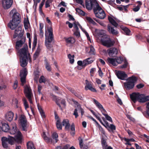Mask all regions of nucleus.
Segmentation results:
<instances>
[{
  "mask_svg": "<svg viewBox=\"0 0 149 149\" xmlns=\"http://www.w3.org/2000/svg\"><path fill=\"white\" fill-rule=\"evenodd\" d=\"M24 40H20L17 41L16 48L20 56V62L22 67H25L27 64V61L30 60L31 58L28 52V47L27 44L25 43Z\"/></svg>",
  "mask_w": 149,
  "mask_h": 149,
  "instance_id": "nucleus-1",
  "label": "nucleus"
},
{
  "mask_svg": "<svg viewBox=\"0 0 149 149\" xmlns=\"http://www.w3.org/2000/svg\"><path fill=\"white\" fill-rule=\"evenodd\" d=\"M105 32L103 30L100 31L97 36V42H101L103 45L107 47H111L113 45L114 42L107 36Z\"/></svg>",
  "mask_w": 149,
  "mask_h": 149,
  "instance_id": "nucleus-2",
  "label": "nucleus"
},
{
  "mask_svg": "<svg viewBox=\"0 0 149 149\" xmlns=\"http://www.w3.org/2000/svg\"><path fill=\"white\" fill-rule=\"evenodd\" d=\"M10 14H13L12 19L8 24V26L12 30L15 29L19 26V24L21 21V17L19 13L16 12L15 9H13L10 12Z\"/></svg>",
  "mask_w": 149,
  "mask_h": 149,
  "instance_id": "nucleus-3",
  "label": "nucleus"
},
{
  "mask_svg": "<svg viewBox=\"0 0 149 149\" xmlns=\"http://www.w3.org/2000/svg\"><path fill=\"white\" fill-rule=\"evenodd\" d=\"M48 33L47 31L45 32V44L46 46L48 49H50L51 47V43L54 39L53 30L51 27L48 29Z\"/></svg>",
  "mask_w": 149,
  "mask_h": 149,
  "instance_id": "nucleus-4",
  "label": "nucleus"
},
{
  "mask_svg": "<svg viewBox=\"0 0 149 149\" xmlns=\"http://www.w3.org/2000/svg\"><path fill=\"white\" fill-rule=\"evenodd\" d=\"M94 12L96 17L100 19H104L106 17V14L102 8L99 4L93 9Z\"/></svg>",
  "mask_w": 149,
  "mask_h": 149,
  "instance_id": "nucleus-5",
  "label": "nucleus"
},
{
  "mask_svg": "<svg viewBox=\"0 0 149 149\" xmlns=\"http://www.w3.org/2000/svg\"><path fill=\"white\" fill-rule=\"evenodd\" d=\"M14 137L10 136L8 138L6 137H3L1 139L2 145L4 148H8V143L12 145L14 144Z\"/></svg>",
  "mask_w": 149,
  "mask_h": 149,
  "instance_id": "nucleus-6",
  "label": "nucleus"
},
{
  "mask_svg": "<svg viewBox=\"0 0 149 149\" xmlns=\"http://www.w3.org/2000/svg\"><path fill=\"white\" fill-rule=\"evenodd\" d=\"M137 80L136 77L132 76L129 78L127 79V82L124 83L125 87L128 90L132 89L134 86V83Z\"/></svg>",
  "mask_w": 149,
  "mask_h": 149,
  "instance_id": "nucleus-7",
  "label": "nucleus"
},
{
  "mask_svg": "<svg viewBox=\"0 0 149 149\" xmlns=\"http://www.w3.org/2000/svg\"><path fill=\"white\" fill-rule=\"evenodd\" d=\"M20 124L22 130L26 131L28 126V123L27 122L26 116L23 115H21L19 117Z\"/></svg>",
  "mask_w": 149,
  "mask_h": 149,
  "instance_id": "nucleus-8",
  "label": "nucleus"
},
{
  "mask_svg": "<svg viewBox=\"0 0 149 149\" xmlns=\"http://www.w3.org/2000/svg\"><path fill=\"white\" fill-rule=\"evenodd\" d=\"M98 5V3L95 0H85V6L87 9L91 10L93 7H95Z\"/></svg>",
  "mask_w": 149,
  "mask_h": 149,
  "instance_id": "nucleus-9",
  "label": "nucleus"
},
{
  "mask_svg": "<svg viewBox=\"0 0 149 149\" xmlns=\"http://www.w3.org/2000/svg\"><path fill=\"white\" fill-rule=\"evenodd\" d=\"M78 26L79 27V28L81 29L82 31L85 33L86 36L88 40L90 42H91V39L90 38V36L88 34V33L81 26L80 24L78 22H75L73 23V27L74 31H78L79 30Z\"/></svg>",
  "mask_w": 149,
  "mask_h": 149,
  "instance_id": "nucleus-10",
  "label": "nucleus"
},
{
  "mask_svg": "<svg viewBox=\"0 0 149 149\" xmlns=\"http://www.w3.org/2000/svg\"><path fill=\"white\" fill-rule=\"evenodd\" d=\"M143 96L142 94H140L138 93H133L130 95L131 99L134 102H135L136 100L141 102V96Z\"/></svg>",
  "mask_w": 149,
  "mask_h": 149,
  "instance_id": "nucleus-11",
  "label": "nucleus"
},
{
  "mask_svg": "<svg viewBox=\"0 0 149 149\" xmlns=\"http://www.w3.org/2000/svg\"><path fill=\"white\" fill-rule=\"evenodd\" d=\"M27 73V71L26 68H23L20 71V76L22 85H23L24 84L25 82L26 78Z\"/></svg>",
  "mask_w": 149,
  "mask_h": 149,
  "instance_id": "nucleus-12",
  "label": "nucleus"
},
{
  "mask_svg": "<svg viewBox=\"0 0 149 149\" xmlns=\"http://www.w3.org/2000/svg\"><path fill=\"white\" fill-rule=\"evenodd\" d=\"M24 91L30 102H31V97L32 95L31 89L29 86L26 85L24 87Z\"/></svg>",
  "mask_w": 149,
  "mask_h": 149,
  "instance_id": "nucleus-13",
  "label": "nucleus"
},
{
  "mask_svg": "<svg viewBox=\"0 0 149 149\" xmlns=\"http://www.w3.org/2000/svg\"><path fill=\"white\" fill-rule=\"evenodd\" d=\"M104 123V125H103L107 128L108 131L109 132H111L114 133V131L116 130V126L113 124H111L109 125V123L107 121H105Z\"/></svg>",
  "mask_w": 149,
  "mask_h": 149,
  "instance_id": "nucleus-14",
  "label": "nucleus"
},
{
  "mask_svg": "<svg viewBox=\"0 0 149 149\" xmlns=\"http://www.w3.org/2000/svg\"><path fill=\"white\" fill-rule=\"evenodd\" d=\"M15 29V34L13 36L14 38H15L17 37L21 38L23 36L24 33L21 26H19Z\"/></svg>",
  "mask_w": 149,
  "mask_h": 149,
  "instance_id": "nucleus-15",
  "label": "nucleus"
},
{
  "mask_svg": "<svg viewBox=\"0 0 149 149\" xmlns=\"http://www.w3.org/2000/svg\"><path fill=\"white\" fill-rule=\"evenodd\" d=\"M13 2V0H2V6L5 9H8L11 7Z\"/></svg>",
  "mask_w": 149,
  "mask_h": 149,
  "instance_id": "nucleus-16",
  "label": "nucleus"
},
{
  "mask_svg": "<svg viewBox=\"0 0 149 149\" xmlns=\"http://www.w3.org/2000/svg\"><path fill=\"white\" fill-rule=\"evenodd\" d=\"M22 134L21 132L18 131L15 137L14 138V141H15L18 143H21L22 141Z\"/></svg>",
  "mask_w": 149,
  "mask_h": 149,
  "instance_id": "nucleus-17",
  "label": "nucleus"
},
{
  "mask_svg": "<svg viewBox=\"0 0 149 149\" xmlns=\"http://www.w3.org/2000/svg\"><path fill=\"white\" fill-rule=\"evenodd\" d=\"M85 84L86 86H85V88L86 90L89 89L93 92L96 91V90L92 87L91 82H89L87 80H86Z\"/></svg>",
  "mask_w": 149,
  "mask_h": 149,
  "instance_id": "nucleus-18",
  "label": "nucleus"
},
{
  "mask_svg": "<svg viewBox=\"0 0 149 149\" xmlns=\"http://www.w3.org/2000/svg\"><path fill=\"white\" fill-rule=\"evenodd\" d=\"M107 52L109 55L110 56H115L118 53V50L116 48L112 47L108 50Z\"/></svg>",
  "mask_w": 149,
  "mask_h": 149,
  "instance_id": "nucleus-19",
  "label": "nucleus"
},
{
  "mask_svg": "<svg viewBox=\"0 0 149 149\" xmlns=\"http://www.w3.org/2000/svg\"><path fill=\"white\" fill-rule=\"evenodd\" d=\"M117 77L122 80H124L125 78L127 77V75L125 72L119 71L116 73Z\"/></svg>",
  "mask_w": 149,
  "mask_h": 149,
  "instance_id": "nucleus-20",
  "label": "nucleus"
},
{
  "mask_svg": "<svg viewBox=\"0 0 149 149\" xmlns=\"http://www.w3.org/2000/svg\"><path fill=\"white\" fill-rule=\"evenodd\" d=\"M14 113L11 111H9L6 113L5 116L6 119L9 122L11 121L13 118Z\"/></svg>",
  "mask_w": 149,
  "mask_h": 149,
  "instance_id": "nucleus-21",
  "label": "nucleus"
},
{
  "mask_svg": "<svg viewBox=\"0 0 149 149\" xmlns=\"http://www.w3.org/2000/svg\"><path fill=\"white\" fill-rule=\"evenodd\" d=\"M64 39L67 45H70L74 43L75 41L74 38L72 37L65 38Z\"/></svg>",
  "mask_w": 149,
  "mask_h": 149,
  "instance_id": "nucleus-22",
  "label": "nucleus"
},
{
  "mask_svg": "<svg viewBox=\"0 0 149 149\" xmlns=\"http://www.w3.org/2000/svg\"><path fill=\"white\" fill-rule=\"evenodd\" d=\"M107 28L109 32L113 35H116L118 34V32L117 30L115 29L114 28L111 26L110 25H108L107 26Z\"/></svg>",
  "mask_w": 149,
  "mask_h": 149,
  "instance_id": "nucleus-23",
  "label": "nucleus"
},
{
  "mask_svg": "<svg viewBox=\"0 0 149 149\" xmlns=\"http://www.w3.org/2000/svg\"><path fill=\"white\" fill-rule=\"evenodd\" d=\"M62 125L65 126V130H69L70 126V124L69 123V120L68 119H64L62 122Z\"/></svg>",
  "mask_w": 149,
  "mask_h": 149,
  "instance_id": "nucleus-24",
  "label": "nucleus"
},
{
  "mask_svg": "<svg viewBox=\"0 0 149 149\" xmlns=\"http://www.w3.org/2000/svg\"><path fill=\"white\" fill-rule=\"evenodd\" d=\"M17 127L15 125H12V127L10 128L9 132L11 134H14L17 132L18 131L17 130Z\"/></svg>",
  "mask_w": 149,
  "mask_h": 149,
  "instance_id": "nucleus-25",
  "label": "nucleus"
},
{
  "mask_svg": "<svg viewBox=\"0 0 149 149\" xmlns=\"http://www.w3.org/2000/svg\"><path fill=\"white\" fill-rule=\"evenodd\" d=\"M10 127L8 124L6 123H3L2 124L1 127V130L3 132H7L9 130Z\"/></svg>",
  "mask_w": 149,
  "mask_h": 149,
  "instance_id": "nucleus-26",
  "label": "nucleus"
},
{
  "mask_svg": "<svg viewBox=\"0 0 149 149\" xmlns=\"http://www.w3.org/2000/svg\"><path fill=\"white\" fill-rule=\"evenodd\" d=\"M42 136L44 140L47 143H51L53 142L52 139L51 138L47 136L45 132L43 133Z\"/></svg>",
  "mask_w": 149,
  "mask_h": 149,
  "instance_id": "nucleus-27",
  "label": "nucleus"
},
{
  "mask_svg": "<svg viewBox=\"0 0 149 149\" xmlns=\"http://www.w3.org/2000/svg\"><path fill=\"white\" fill-rule=\"evenodd\" d=\"M146 110L144 111L143 113L146 118L149 117V103H146Z\"/></svg>",
  "mask_w": 149,
  "mask_h": 149,
  "instance_id": "nucleus-28",
  "label": "nucleus"
},
{
  "mask_svg": "<svg viewBox=\"0 0 149 149\" xmlns=\"http://www.w3.org/2000/svg\"><path fill=\"white\" fill-rule=\"evenodd\" d=\"M91 58H88L83 61V66L84 67L86 66V65L92 63L93 61L91 60Z\"/></svg>",
  "mask_w": 149,
  "mask_h": 149,
  "instance_id": "nucleus-29",
  "label": "nucleus"
},
{
  "mask_svg": "<svg viewBox=\"0 0 149 149\" xmlns=\"http://www.w3.org/2000/svg\"><path fill=\"white\" fill-rule=\"evenodd\" d=\"M108 62L114 66H116L117 64L116 62V58H108L107 59Z\"/></svg>",
  "mask_w": 149,
  "mask_h": 149,
  "instance_id": "nucleus-30",
  "label": "nucleus"
},
{
  "mask_svg": "<svg viewBox=\"0 0 149 149\" xmlns=\"http://www.w3.org/2000/svg\"><path fill=\"white\" fill-rule=\"evenodd\" d=\"M70 129L71 131V132L70 133V134L72 136H74L75 133V125L74 123H72V124L70 126Z\"/></svg>",
  "mask_w": 149,
  "mask_h": 149,
  "instance_id": "nucleus-31",
  "label": "nucleus"
},
{
  "mask_svg": "<svg viewBox=\"0 0 149 149\" xmlns=\"http://www.w3.org/2000/svg\"><path fill=\"white\" fill-rule=\"evenodd\" d=\"M41 49V47L40 45H38L37 50L33 55L34 60H35L38 56Z\"/></svg>",
  "mask_w": 149,
  "mask_h": 149,
  "instance_id": "nucleus-32",
  "label": "nucleus"
},
{
  "mask_svg": "<svg viewBox=\"0 0 149 149\" xmlns=\"http://www.w3.org/2000/svg\"><path fill=\"white\" fill-rule=\"evenodd\" d=\"M27 149H36L34 144L31 141H29L27 143Z\"/></svg>",
  "mask_w": 149,
  "mask_h": 149,
  "instance_id": "nucleus-33",
  "label": "nucleus"
},
{
  "mask_svg": "<svg viewBox=\"0 0 149 149\" xmlns=\"http://www.w3.org/2000/svg\"><path fill=\"white\" fill-rule=\"evenodd\" d=\"M108 19L109 22L114 26L117 27L118 24L111 17H108Z\"/></svg>",
  "mask_w": 149,
  "mask_h": 149,
  "instance_id": "nucleus-34",
  "label": "nucleus"
},
{
  "mask_svg": "<svg viewBox=\"0 0 149 149\" xmlns=\"http://www.w3.org/2000/svg\"><path fill=\"white\" fill-rule=\"evenodd\" d=\"M43 25L42 23H40V33L39 35L40 36L41 38H43V37L44 33L42 31V29L43 28Z\"/></svg>",
  "mask_w": 149,
  "mask_h": 149,
  "instance_id": "nucleus-35",
  "label": "nucleus"
},
{
  "mask_svg": "<svg viewBox=\"0 0 149 149\" xmlns=\"http://www.w3.org/2000/svg\"><path fill=\"white\" fill-rule=\"evenodd\" d=\"M56 126L57 129L59 130H62V125L61 123V120H56Z\"/></svg>",
  "mask_w": 149,
  "mask_h": 149,
  "instance_id": "nucleus-36",
  "label": "nucleus"
},
{
  "mask_svg": "<svg viewBox=\"0 0 149 149\" xmlns=\"http://www.w3.org/2000/svg\"><path fill=\"white\" fill-rule=\"evenodd\" d=\"M142 95L143 96H141V102H146L149 101V95L146 96L144 94H142Z\"/></svg>",
  "mask_w": 149,
  "mask_h": 149,
  "instance_id": "nucleus-37",
  "label": "nucleus"
},
{
  "mask_svg": "<svg viewBox=\"0 0 149 149\" xmlns=\"http://www.w3.org/2000/svg\"><path fill=\"white\" fill-rule=\"evenodd\" d=\"M70 145L69 144H66L63 147L61 146H58L56 147L55 149H69Z\"/></svg>",
  "mask_w": 149,
  "mask_h": 149,
  "instance_id": "nucleus-38",
  "label": "nucleus"
},
{
  "mask_svg": "<svg viewBox=\"0 0 149 149\" xmlns=\"http://www.w3.org/2000/svg\"><path fill=\"white\" fill-rule=\"evenodd\" d=\"M68 57L69 59L70 62L71 64H72L74 61V55H71L70 54H69L68 55Z\"/></svg>",
  "mask_w": 149,
  "mask_h": 149,
  "instance_id": "nucleus-39",
  "label": "nucleus"
},
{
  "mask_svg": "<svg viewBox=\"0 0 149 149\" xmlns=\"http://www.w3.org/2000/svg\"><path fill=\"white\" fill-rule=\"evenodd\" d=\"M45 68L47 70L49 71H51V68L50 65H49V63H48L47 60L46 59L45 60Z\"/></svg>",
  "mask_w": 149,
  "mask_h": 149,
  "instance_id": "nucleus-40",
  "label": "nucleus"
},
{
  "mask_svg": "<svg viewBox=\"0 0 149 149\" xmlns=\"http://www.w3.org/2000/svg\"><path fill=\"white\" fill-rule=\"evenodd\" d=\"M86 19L87 21L90 24H91L94 25L96 24V23L90 17H86Z\"/></svg>",
  "mask_w": 149,
  "mask_h": 149,
  "instance_id": "nucleus-41",
  "label": "nucleus"
},
{
  "mask_svg": "<svg viewBox=\"0 0 149 149\" xmlns=\"http://www.w3.org/2000/svg\"><path fill=\"white\" fill-rule=\"evenodd\" d=\"M76 12L79 14L82 15L84 16L85 15V13L82 10H81L79 8H77L76 9Z\"/></svg>",
  "mask_w": 149,
  "mask_h": 149,
  "instance_id": "nucleus-42",
  "label": "nucleus"
},
{
  "mask_svg": "<svg viewBox=\"0 0 149 149\" xmlns=\"http://www.w3.org/2000/svg\"><path fill=\"white\" fill-rule=\"evenodd\" d=\"M52 96L54 101L56 102H64L63 100H62L61 101V99L60 98L57 97L56 96L54 95H52Z\"/></svg>",
  "mask_w": 149,
  "mask_h": 149,
  "instance_id": "nucleus-43",
  "label": "nucleus"
},
{
  "mask_svg": "<svg viewBox=\"0 0 149 149\" xmlns=\"http://www.w3.org/2000/svg\"><path fill=\"white\" fill-rule=\"evenodd\" d=\"M56 104L61 110H62L63 108H65L66 106L65 103H56Z\"/></svg>",
  "mask_w": 149,
  "mask_h": 149,
  "instance_id": "nucleus-44",
  "label": "nucleus"
},
{
  "mask_svg": "<svg viewBox=\"0 0 149 149\" xmlns=\"http://www.w3.org/2000/svg\"><path fill=\"white\" fill-rule=\"evenodd\" d=\"M52 137L53 139L55 140V143L57 142L58 141L57 138L58 137V135L57 133L54 132L52 134Z\"/></svg>",
  "mask_w": 149,
  "mask_h": 149,
  "instance_id": "nucleus-45",
  "label": "nucleus"
},
{
  "mask_svg": "<svg viewBox=\"0 0 149 149\" xmlns=\"http://www.w3.org/2000/svg\"><path fill=\"white\" fill-rule=\"evenodd\" d=\"M101 144L102 149H103L104 147H105L108 146V145L107 144L106 140L103 138H102L101 140Z\"/></svg>",
  "mask_w": 149,
  "mask_h": 149,
  "instance_id": "nucleus-46",
  "label": "nucleus"
},
{
  "mask_svg": "<svg viewBox=\"0 0 149 149\" xmlns=\"http://www.w3.org/2000/svg\"><path fill=\"white\" fill-rule=\"evenodd\" d=\"M79 142V145L81 148H82L83 147L84 143H83V140L81 137H79L78 139Z\"/></svg>",
  "mask_w": 149,
  "mask_h": 149,
  "instance_id": "nucleus-47",
  "label": "nucleus"
},
{
  "mask_svg": "<svg viewBox=\"0 0 149 149\" xmlns=\"http://www.w3.org/2000/svg\"><path fill=\"white\" fill-rule=\"evenodd\" d=\"M123 58L121 57H119L116 58V62L117 64V65L118 64L121 63L123 61Z\"/></svg>",
  "mask_w": 149,
  "mask_h": 149,
  "instance_id": "nucleus-48",
  "label": "nucleus"
},
{
  "mask_svg": "<svg viewBox=\"0 0 149 149\" xmlns=\"http://www.w3.org/2000/svg\"><path fill=\"white\" fill-rule=\"evenodd\" d=\"M52 0H47L45 3V7L47 8L50 6V4L51 3Z\"/></svg>",
  "mask_w": 149,
  "mask_h": 149,
  "instance_id": "nucleus-49",
  "label": "nucleus"
},
{
  "mask_svg": "<svg viewBox=\"0 0 149 149\" xmlns=\"http://www.w3.org/2000/svg\"><path fill=\"white\" fill-rule=\"evenodd\" d=\"M98 128L99 130L101 132V133L104 135H105V131L100 125H98Z\"/></svg>",
  "mask_w": 149,
  "mask_h": 149,
  "instance_id": "nucleus-50",
  "label": "nucleus"
},
{
  "mask_svg": "<svg viewBox=\"0 0 149 149\" xmlns=\"http://www.w3.org/2000/svg\"><path fill=\"white\" fill-rule=\"evenodd\" d=\"M123 29L126 35H129L130 31L129 29H128L127 28L125 27L123 28Z\"/></svg>",
  "mask_w": 149,
  "mask_h": 149,
  "instance_id": "nucleus-51",
  "label": "nucleus"
},
{
  "mask_svg": "<svg viewBox=\"0 0 149 149\" xmlns=\"http://www.w3.org/2000/svg\"><path fill=\"white\" fill-rule=\"evenodd\" d=\"M105 116L106 119L108 120L109 121H110L111 123L113 121L112 120V119L111 117L109 116L107 114L106 115H105Z\"/></svg>",
  "mask_w": 149,
  "mask_h": 149,
  "instance_id": "nucleus-52",
  "label": "nucleus"
},
{
  "mask_svg": "<svg viewBox=\"0 0 149 149\" xmlns=\"http://www.w3.org/2000/svg\"><path fill=\"white\" fill-rule=\"evenodd\" d=\"M96 106L101 110L104 108L100 103H95Z\"/></svg>",
  "mask_w": 149,
  "mask_h": 149,
  "instance_id": "nucleus-53",
  "label": "nucleus"
},
{
  "mask_svg": "<svg viewBox=\"0 0 149 149\" xmlns=\"http://www.w3.org/2000/svg\"><path fill=\"white\" fill-rule=\"evenodd\" d=\"M128 65V63L126 61H125L124 62V64L121 66L120 67L121 68H125L127 67Z\"/></svg>",
  "mask_w": 149,
  "mask_h": 149,
  "instance_id": "nucleus-54",
  "label": "nucleus"
},
{
  "mask_svg": "<svg viewBox=\"0 0 149 149\" xmlns=\"http://www.w3.org/2000/svg\"><path fill=\"white\" fill-rule=\"evenodd\" d=\"M124 139L125 141H126L127 142H129L130 141L135 142V140L133 138L128 139L126 138H124Z\"/></svg>",
  "mask_w": 149,
  "mask_h": 149,
  "instance_id": "nucleus-55",
  "label": "nucleus"
},
{
  "mask_svg": "<svg viewBox=\"0 0 149 149\" xmlns=\"http://www.w3.org/2000/svg\"><path fill=\"white\" fill-rule=\"evenodd\" d=\"M39 81L40 83L45 82V77L43 76H41L39 79Z\"/></svg>",
  "mask_w": 149,
  "mask_h": 149,
  "instance_id": "nucleus-56",
  "label": "nucleus"
},
{
  "mask_svg": "<svg viewBox=\"0 0 149 149\" xmlns=\"http://www.w3.org/2000/svg\"><path fill=\"white\" fill-rule=\"evenodd\" d=\"M74 34L77 37H79L80 36V33L79 30L74 31Z\"/></svg>",
  "mask_w": 149,
  "mask_h": 149,
  "instance_id": "nucleus-57",
  "label": "nucleus"
},
{
  "mask_svg": "<svg viewBox=\"0 0 149 149\" xmlns=\"http://www.w3.org/2000/svg\"><path fill=\"white\" fill-rule=\"evenodd\" d=\"M140 7V6L138 5L136 7L133 8V10L135 12H137L139 10Z\"/></svg>",
  "mask_w": 149,
  "mask_h": 149,
  "instance_id": "nucleus-58",
  "label": "nucleus"
},
{
  "mask_svg": "<svg viewBox=\"0 0 149 149\" xmlns=\"http://www.w3.org/2000/svg\"><path fill=\"white\" fill-rule=\"evenodd\" d=\"M37 44V39L35 38H34L33 43V47L32 49H34Z\"/></svg>",
  "mask_w": 149,
  "mask_h": 149,
  "instance_id": "nucleus-59",
  "label": "nucleus"
},
{
  "mask_svg": "<svg viewBox=\"0 0 149 149\" xmlns=\"http://www.w3.org/2000/svg\"><path fill=\"white\" fill-rule=\"evenodd\" d=\"M76 2L82 6H83L84 7V4L83 3L84 2L83 0H75Z\"/></svg>",
  "mask_w": 149,
  "mask_h": 149,
  "instance_id": "nucleus-60",
  "label": "nucleus"
},
{
  "mask_svg": "<svg viewBox=\"0 0 149 149\" xmlns=\"http://www.w3.org/2000/svg\"><path fill=\"white\" fill-rule=\"evenodd\" d=\"M54 116H55V120H59V121L61 120L60 118H59V116H58V114L57 113L56 111H54Z\"/></svg>",
  "mask_w": 149,
  "mask_h": 149,
  "instance_id": "nucleus-61",
  "label": "nucleus"
},
{
  "mask_svg": "<svg viewBox=\"0 0 149 149\" xmlns=\"http://www.w3.org/2000/svg\"><path fill=\"white\" fill-rule=\"evenodd\" d=\"M90 53L92 54H94V52H95V49H94V47L92 46H90Z\"/></svg>",
  "mask_w": 149,
  "mask_h": 149,
  "instance_id": "nucleus-62",
  "label": "nucleus"
},
{
  "mask_svg": "<svg viewBox=\"0 0 149 149\" xmlns=\"http://www.w3.org/2000/svg\"><path fill=\"white\" fill-rule=\"evenodd\" d=\"M40 112L42 118L43 119L45 118L46 117V116L45 114V113L43 111H40Z\"/></svg>",
  "mask_w": 149,
  "mask_h": 149,
  "instance_id": "nucleus-63",
  "label": "nucleus"
},
{
  "mask_svg": "<svg viewBox=\"0 0 149 149\" xmlns=\"http://www.w3.org/2000/svg\"><path fill=\"white\" fill-rule=\"evenodd\" d=\"M18 81L17 80L15 81L13 85V88L14 89H16L17 86Z\"/></svg>",
  "mask_w": 149,
  "mask_h": 149,
  "instance_id": "nucleus-64",
  "label": "nucleus"
}]
</instances>
